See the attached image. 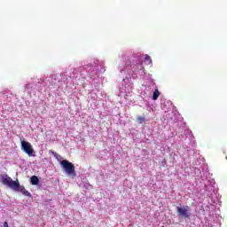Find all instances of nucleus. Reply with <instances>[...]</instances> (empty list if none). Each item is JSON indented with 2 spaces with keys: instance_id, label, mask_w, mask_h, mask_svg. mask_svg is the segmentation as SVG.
Here are the masks:
<instances>
[{
  "instance_id": "obj_1",
  "label": "nucleus",
  "mask_w": 227,
  "mask_h": 227,
  "mask_svg": "<svg viewBox=\"0 0 227 227\" xmlns=\"http://www.w3.org/2000/svg\"><path fill=\"white\" fill-rule=\"evenodd\" d=\"M1 182L4 185H7V187L12 190L15 189V187H19V180L13 181V179L6 174L1 176Z\"/></svg>"
},
{
  "instance_id": "obj_2",
  "label": "nucleus",
  "mask_w": 227,
  "mask_h": 227,
  "mask_svg": "<svg viewBox=\"0 0 227 227\" xmlns=\"http://www.w3.org/2000/svg\"><path fill=\"white\" fill-rule=\"evenodd\" d=\"M60 165L62 166V168H64L67 175H70L71 176H75V166L74 165V163L67 160H63L62 161H60Z\"/></svg>"
},
{
  "instance_id": "obj_3",
  "label": "nucleus",
  "mask_w": 227,
  "mask_h": 227,
  "mask_svg": "<svg viewBox=\"0 0 227 227\" xmlns=\"http://www.w3.org/2000/svg\"><path fill=\"white\" fill-rule=\"evenodd\" d=\"M21 149L25 152V153H27L29 157H35V150L33 149V145H31V143L22 140Z\"/></svg>"
},
{
  "instance_id": "obj_4",
  "label": "nucleus",
  "mask_w": 227,
  "mask_h": 227,
  "mask_svg": "<svg viewBox=\"0 0 227 227\" xmlns=\"http://www.w3.org/2000/svg\"><path fill=\"white\" fill-rule=\"evenodd\" d=\"M189 206L184 207H177L176 210H177V214L180 217H184V219H189V217H191V213L189 212Z\"/></svg>"
},
{
  "instance_id": "obj_5",
  "label": "nucleus",
  "mask_w": 227,
  "mask_h": 227,
  "mask_svg": "<svg viewBox=\"0 0 227 227\" xmlns=\"http://www.w3.org/2000/svg\"><path fill=\"white\" fill-rule=\"evenodd\" d=\"M13 191L22 192L24 196H31V193L24 186H21L20 183H18V186L14 187Z\"/></svg>"
},
{
  "instance_id": "obj_6",
  "label": "nucleus",
  "mask_w": 227,
  "mask_h": 227,
  "mask_svg": "<svg viewBox=\"0 0 227 227\" xmlns=\"http://www.w3.org/2000/svg\"><path fill=\"white\" fill-rule=\"evenodd\" d=\"M30 183L32 185H38V184H40V179H38V176H33L30 179Z\"/></svg>"
},
{
  "instance_id": "obj_7",
  "label": "nucleus",
  "mask_w": 227,
  "mask_h": 227,
  "mask_svg": "<svg viewBox=\"0 0 227 227\" xmlns=\"http://www.w3.org/2000/svg\"><path fill=\"white\" fill-rule=\"evenodd\" d=\"M160 96V92L159 91V89H156L153 93V100H157L159 97Z\"/></svg>"
},
{
  "instance_id": "obj_8",
  "label": "nucleus",
  "mask_w": 227,
  "mask_h": 227,
  "mask_svg": "<svg viewBox=\"0 0 227 227\" xmlns=\"http://www.w3.org/2000/svg\"><path fill=\"white\" fill-rule=\"evenodd\" d=\"M137 120L138 123H140V124L145 123V121H146V118L145 116H138L137 118Z\"/></svg>"
},
{
  "instance_id": "obj_9",
  "label": "nucleus",
  "mask_w": 227,
  "mask_h": 227,
  "mask_svg": "<svg viewBox=\"0 0 227 227\" xmlns=\"http://www.w3.org/2000/svg\"><path fill=\"white\" fill-rule=\"evenodd\" d=\"M150 56L149 55H145V61H150Z\"/></svg>"
},
{
  "instance_id": "obj_10",
  "label": "nucleus",
  "mask_w": 227,
  "mask_h": 227,
  "mask_svg": "<svg viewBox=\"0 0 227 227\" xmlns=\"http://www.w3.org/2000/svg\"><path fill=\"white\" fill-rule=\"evenodd\" d=\"M4 227H8V222L4 223Z\"/></svg>"
},
{
  "instance_id": "obj_11",
  "label": "nucleus",
  "mask_w": 227,
  "mask_h": 227,
  "mask_svg": "<svg viewBox=\"0 0 227 227\" xmlns=\"http://www.w3.org/2000/svg\"><path fill=\"white\" fill-rule=\"evenodd\" d=\"M50 152L51 153H52V155H56V153H54V151L51 150Z\"/></svg>"
}]
</instances>
